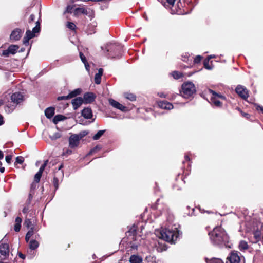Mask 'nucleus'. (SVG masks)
<instances>
[{
    "instance_id": "f257e3e1",
    "label": "nucleus",
    "mask_w": 263,
    "mask_h": 263,
    "mask_svg": "<svg viewBox=\"0 0 263 263\" xmlns=\"http://www.w3.org/2000/svg\"><path fill=\"white\" fill-rule=\"evenodd\" d=\"M210 238L212 243L219 247H230L229 237L226 231L221 227H216L209 233Z\"/></svg>"
},
{
    "instance_id": "f03ea898",
    "label": "nucleus",
    "mask_w": 263,
    "mask_h": 263,
    "mask_svg": "<svg viewBox=\"0 0 263 263\" xmlns=\"http://www.w3.org/2000/svg\"><path fill=\"white\" fill-rule=\"evenodd\" d=\"M179 235V231L176 228L175 230L165 228L160 232L159 237L166 242L173 243L177 240Z\"/></svg>"
},
{
    "instance_id": "7ed1b4c3",
    "label": "nucleus",
    "mask_w": 263,
    "mask_h": 263,
    "mask_svg": "<svg viewBox=\"0 0 263 263\" xmlns=\"http://www.w3.org/2000/svg\"><path fill=\"white\" fill-rule=\"evenodd\" d=\"M196 92L195 85L191 82H184L181 86V90H180V95L185 99L193 98L194 95Z\"/></svg>"
},
{
    "instance_id": "20e7f679",
    "label": "nucleus",
    "mask_w": 263,
    "mask_h": 263,
    "mask_svg": "<svg viewBox=\"0 0 263 263\" xmlns=\"http://www.w3.org/2000/svg\"><path fill=\"white\" fill-rule=\"evenodd\" d=\"M122 47L117 44H111L108 46L107 51L109 52L108 57L119 59L122 55Z\"/></svg>"
},
{
    "instance_id": "39448f33",
    "label": "nucleus",
    "mask_w": 263,
    "mask_h": 263,
    "mask_svg": "<svg viewBox=\"0 0 263 263\" xmlns=\"http://www.w3.org/2000/svg\"><path fill=\"white\" fill-rule=\"evenodd\" d=\"M93 11L87 7H79L74 9L73 11V16L77 18L79 17L81 15H88L91 17Z\"/></svg>"
},
{
    "instance_id": "423d86ee",
    "label": "nucleus",
    "mask_w": 263,
    "mask_h": 263,
    "mask_svg": "<svg viewBox=\"0 0 263 263\" xmlns=\"http://www.w3.org/2000/svg\"><path fill=\"white\" fill-rule=\"evenodd\" d=\"M210 93L212 95L211 98V103L214 105L215 106L220 107L222 106V103L220 101L219 99L221 100H226V97L220 93L216 92L215 91L209 89Z\"/></svg>"
},
{
    "instance_id": "0eeeda50",
    "label": "nucleus",
    "mask_w": 263,
    "mask_h": 263,
    "mask_svg": "<svg viewBox=\"0 0 263 263\" xmlns=\"http://www.w3.org/2000/svg\"><path fill=\"white\" fill-rule=\"evenodd\" d=\"M240 253L237 251H232L227 258L226 263H240Z\"/></svg>"
},
{
    "instance_id": "6e6552de",
    "label": "nucleus",
    "mask_w": 263,
    "mask_h": 263,
    "mask_svg": "<svg viewBox=\"0 0 263 263\" xmlns=\"http://www.w3.org/2000/svg\"><path fill=\"white\" fill-rule=\"evenodd\" d=\"M9 245L7 243L0 242V257L1 260H5L9 255Z\"/></svg>"
},
{
    "instance_id": "1a4fd4ad",
    "label": "nucleus",
    "mask_w": 263,
    "mask_h": 263,
    "mask_svg": "<svg viewBox=\"0 0 263 263\" xmlns=\"http://www.w3.org/2000/svg\"><path fill=\"white\" fill-rule=\"evenodd\" d=\"M235 91L243 100H246L249 97L248 90L246 87L241 85H238L236 87Z\"/></svg>"
},
{
    "instance_id": "9d476101",
    "label": "nucleus",
    "mask_w": 263,
    "mask_h": 263,
    "mask_svg": "<svg viewBox=\"0 0 263 263\" xmlns=\"http://www.w3.org/2000/svg\"><path fill=\"white\" fill-rule=\"evenodd\" d=\"M108 101L109 104L115 108L119 109L120 110L123 112H127V111H128V108L127 107L123 105L122 104H120L119 102H117V101L113 99H109L108 100Z\"/></svg>"
},
{
    "instance_id": "9b49d317",
    "label": "nucleus",
    "mask_w": 263,
    "mask_h": 263,
    "mask_svg": "<svg viewBox=\"0 0 263 263\" xmlns=\"http://www.w3.org/2000/svg\"><path fill=\"white\" fill-rule=\"evenodd\" d=\"M19 49V46L17 45H11L9 46L7 50H3L2 55L8 57L10 54H14L17 52Z\"/></svg>"
},
{
    "instance_id": "f8f14e48",
    "label": "nucleus",
    "mask_w": 263,
    "mask_h": 263,
    "mask_svg": "<svg viewBox=\"0 0 263 263\" xmlns=\"http://www.w3.org/2000/svg\"><path fill=\"white\" fill-rule=\"evenodd\" d=\"M82 98L84 100V104H90L95 101L96 95L93 92H87L84 94Z\"/></svg>"
},
{
    "instance_id": "ddd939ff",
    "label": "nucleus",
    "mask_w": 263,
    "mask_h": 263,
    "mask_svg": "<svg viewBox=\"0 0 263 263\" xmlns=\"http://www.w3.org/2000/svg\"><path fill=\"white\" fill-rule=\"evenodd\" d=\"M24 32V30H21L20 28H15L14 29L10 35V39L11 41H18L22 37V33Z\"/></svg>"
},
{
    "instance_id": "4468645a",
    "label": "nucleus",
    "mask_w": 263,
    "mask_h": 263,
    "mask_svg": "<svg viewBox=\"0 0 263 263\" xmlns=\"http://www.w3.org/2000/svg\"><path fill=\"white\" fill-rule=\"evenodd\" d=\"M79 141L80 139L78 135L73 134L71 135L69 139V147L71 148H74L78 146Z\"/></svg>"
},
{
    "instance_id": "2eb2a0df",
    "label": "nucleus",
    "mask_w": 263,
    "mask_h": 263,
    "mask_svg": "<svg viewBox=\"0 0 263 263\" xmlns=\"http://www.w3.org/2000/svg\"><path fill=\"white\" fill-rule=\"evenodd\" d=\"M11 100L13 103L17 105L23 101L24 96L20 92H15L11 96Z\"/></svg>"
},
{
    "instance_id": "dca6fc26",
    "label": "nucleus",
    "mask_w": 263,
    "mask_h": 263,
    "mask_svg": "<svg viewBox=\"0 0 263 263\" xmlns=\"http://www.w3.org/2000/svg\"><path fill=\"white\" fill-rule=\"evenodd\" d=\"M82 116L86 119H90L92 118V111L90 107H85L81 111Z\"/></svg>"
},
{
    "instance_id": "f3484780",
    "label": "nucleus",
    "mask_w": 263,
    "mask_h": 263,
    "mask_svg": "<svg viewBox=\"0 0 263 263\" xmlns=\"http://www.w3.org/2000/svg\"><path fill=\"white\" fill-rule=\"evenodd\" d=\"M83 103L84 100L82 97H77L71 101V104L74 110H77Z\"/></svg>"
},
{
    "instance_id": "a211bd4d",
    "label": "nucleus",
    "mask_w": 263,
    "mask_h": 263,
    "mask_svg": "<svg viewBox=\"0 0 263 263\" xmlns=\"http://www.w3.org/2000/svg\"><path fill=\"white\" fill-rule=\"evenodd\" d=\"M158 105L160 108L164 109L171 110L173 108V104L167 101H158Z\"/></svg>"
},
{
    "instance_id": "6ab92c4d",
    "label": "nucleus",
    "mask_w": 263,
    "mask_h": 263,
    "mask_svg": "<svg viewBox=\"0 0 263 263\" xmlns=\"http://www.w3.org/2000/svg\"><path fill=\"white\" fill-rule=\"evenodd\" d=\"M30 204H27L25 203L24 208L22 210V212L24 214L28 215L29 217H34L35 212L33 210H29Z\"/></svg>"
},
{
    "instance_id": "aec40b11",
    "label": "nucleus",
    "mask_w": 263,
    "mask_h": 263,
    "mask_svg": "<svg viewBox=\"0 0 263 263\" xmlns=\"http://www.w3.org/2000/svg\"><path fill=\"white\" fill-rule=\"evenodd\" d=\"M33 221V220L32 218H31V217H29L28 216V215H26L25 216V219L24 221L25 226L28 229L34 228Z\"/></svg>"
},
{
    "instance_id": "412c9836",
    "label": "nucleus",
    "mask_w": 263,
    "mask_h": 263,
    "mask_svg": "<svg viewBox=\"0 0 263 263\" xmlns=\"http://www.w3.org/2000/svg\"><path fill=\"white\" fill-rule=\"evenodd\" d=\"M142 258L138 255H132L129 258L130 263H142Z\"/></svg>"
},
{
    "instance_id": "4be33fe9",
    "label": "nucleus",
    "mask_w": 263,
    "mask_h": 263,
    "mask_svg": "<svg viewBox=\"0 0 263 263\" xmlns=\"http://www.w3.org/2000/svg\"><path fill=\"white\" fill-rule=\"evenodd\" d=\"M103 69L101 68L98 70V72L95 76V83L96 84H100L101 82V77L103 74Z\"/></svg>"
},
{
    "instance_id": "5701e85b",
    "label": "nucleus",
    "mask_w": 263,
    "mask_h": 263,
    "mask_svg": "<svg viewBox=\"0 0 263 263\" xmlns=\"http://www.w3.org/2000/svg\"><path fill=\"white\" fill-rule=\"evenodd\" d=\"M55 109L53 107H49L45 110V115L48 119L52 118L54 114Z\"/></svg>"
},
{
    "instance_id": "b1692460",
    "label": "nucleus",
    "mask_w": 263,
    "mask_h": 263,
    "mask_svg": "<svg viewBox=\"0 0 263 263\" xmlns=\"http://www.w3.org/2000/svg\"><path fill=\"white\" fill-rule=\"evenodd\" d=\"M137 227L133 225L126 232L127 236H135L137 234Z\"/></svg>"
},
{
    "instance_id": "393cba45",
    "label": "nucleus",
    "mask_w": 263,
    "mask_h": 263,
    "mask_svg": "<svg viewBox=\"0 0 263 263\" xmlns=\"http://www.w3.org/2000/svg\"><path fill=\"white\" fill-rule=\"evenodd\" d=\"M82 91L81 88H77L73 91H71L68 95L70 99L76 97L79 95H80Z\"/></svg>"
},
{
    "instance_id": "a878e982",
    "label": "nucleus",
    "mask_w": 263,
    "mask_h": 263,
    "mask_svg": "<svg viewBox=\"0 0 263 263\" xmlns=\"http://www.w3.org/2000/svg\"><path fill=\"white\" fill-rule=\"evenodd\" d=\"M239 249L241 251H245L249 248V245L245 240H241L239 244Z\"/></svg>"
},
{
    "instance_id": "bb28decb",
    "label": "nucleus",
    "mask_w": 263,
    "mask_h": 263,
    "mask_svg": "<svg viewBox=\"0 0 263 263\" xmlns=\"http://www.w3.org/2000/svg\"><path fill=\"white\" fill-rule=\"evenodd\" d=\"M66 26L69 29L71 30L74 33H76L77 31V26L74 23L71 22H67L66 24Z\"/></svg>"
},
{
    "instance_id": "cd10ccee",
    "label": "nucleus",
    "mask_w": 263,
    "mask_h": 263,
    "mask_svg": "<svg viewBox=\"0 0 263 263\" xmlns=\"http://www.w3.org/2000/svg\"><path fill=\"white\" fill-rule=\"evenodd\" d=\"M66 119V117L62 115H57L55 116L53 119V122L54 124H57L59 122L63 121Z\"/></svg>"
},
{
    "instance_id": "c85d7f7f",
    "label": "nucleus",
    "mask_w": 263,
    "mask_h": 263,
    "mask_svg": "<svg viewBox=\"0 0 263 263\" xmlns=\"http://www.w3.org/2000/svg\"><path fill=\"white\" fill-rule=\"evenodd\" d=\"M171 75L176 80H178L183 77V74L178 71H173L171 73Z\"/></svg>"
},
{
    "instance_id": "c756f323",
    "label": "nucleus",
    "mask_w": 263,
    "mask_h": 263,
    "mask_svg": "<svg viewBox=\"0 0 263 263\" xmlns=\"http://www.w3.org/2000/svg\"><path fill=\"white\" fill-rule=\"evenodd\" d=\"M39 243L35 240H31L29 242V248L31 250H35L38 248Z\"/></svg>"
},
{
    "instance_id": "7c9ffc66",
    "label": "nucleus",
    "mask_w": 263,
    "mask_h": 263,
    "mask_svg": "<svg viewBox=\"0 0 263 263\" xmlns=\"http://www.w3.org/2000/svg\"><path fill=\"white\" fill-rule=\"evenodd\" d=\"M206 263H224L220 258H212L211 259L205 258Z\"/></svg>"
},
{
    "instance_id": "2f4dec72",
    "label": "nucleus",
    "mask_w": 263,
    "mask_h": 263,
    "mask_svg": "<svg viewBox=\"0 0 263 263\" xmlns=\"http://www.w3.org/2000/svg\"><path fill=\"white\" fill-rule=\"evenodd\" d=\"M211 59V55H209L204 61L203 65L205 69L208 70L212 69V67L209 65V61Z\"/></svg>"
},
{
    "instance_id": "473e14b6",
    "label": "nucleus",
    "mask_w": 263,
    "mask_h": 263,
    "mask_svg": "<svg viewBox=\"0 0 263 263\" xmlns=\"http://www.w3.org/2000/svg\"><path fill=\"white\" fill-rule=\"evenodd\" d=\"M105 132V130H99L93 137L92 139L94 140H97L100 138V137L104 134Z\"/></svg>"
},
{
    "instance_id": "72a5a7b5",
    "label": "nucleus",
    "mask_w": 263,
    "mask_h": 263,
    "mask_svg": "<svg viewBox=\"0 0 263 263\" xmlns=\"http://www.w3.org/2000/svg\"><path fill=\"white\" fill-rule=\"evenodd\" d=\"M236 109L240 112V113L241 114V116L247 119H249L250 118V115L248 113L243 112L239 107H237L236 108Z\"/></svg>"
},
{
    "instance_id": "f704fd0d",
    "label": "nucleus",
    "mask_w": 263,
    "mask_h": 263,
    "mask_svg": "<svg viewBox=\"0 0 263 263\" xmlns=\"http://www.w3.org/2000/svg\"><path fill=\"white\" fill-rule=\"evenodd\" d=\"M37 32H34L33 29L31 31L30 30H27L26 32L25 35H27L29 39H31L35 36V34Z\"/></svg>"
},
{
    "instance_id": "c9c22d12",
    "label": "nucleus",
    "mask_w": 263,
    "mask_h": 263,
    "mask_svg": "<svg viewBox=\"0 0 263 263\" xmlns=\"http://www.w3.org/2000/svg\"><path fill=\"white\" fill-rule=\"evenodd\" d=\"M125 97L131 101H134L136 100V96L133 93H127L125 95Z\"/></svg>"
},
{
    "instance_id": "e433bc0d",
    "label": "nucleus",
    "mask_w": 263,
    "mask_h": 263,
    "mask_svg": "<svg viewBox=\"0 0 263 263\" xmlns=\"http://www.w3.org/2000/svg\"><path fill=\"white\" fill-rule=\"evenodd\" d=\"M52 183L53 184V186L55 188V190H57L59 187V179L58 178L54 175L53 180H52Z\"/></svg>"
},
{
    "instance_id": "4c0bfd02",
    "label": "nucleus",
    "mask_w": 263,
    "mask_h": 263,
    "mask_svg": "<svg viewBox=\"0 0 263 263\" xmlns=\"http://www.w3.org/2000/svg\"><path fill=\"white\" fill-rule=\"evenodd\" d=\"M24 161V158L22 156H17L15 159L14 165L16 166L17 164H22Z\"/></svg>"
},
{
    "instance_id": "58836bf2",
    "label": "nucleus",
    "mask_w": 263,
    "mask_h": 263,
    "mask_svg": "<svg viewBox=\"0 0 263 263\" xmlns=\"http://www.w3.org/2000/svg\"><path fill=\"white\" fill-rule=\"evenodd\" d=\"M74 7H75V5H68L67 7H66V10L65 11H64V14H66V13H72V12H73L72 11V9H73Z\"/></svg>"
},
{
    "instance_id": "ea45409f",
    "label": "nucleus",
    "mask_w": 263,
    "mask_h": 263,
    "mask_svg": "<svg viewBox=\"0 0 263 263\" xmlns=\"http://www.w3.org/2000/svg\"><path fill=\"white\" fill-rule=\"evenodd\" d=\"M180 5H181V3L180 2H178L177 3V9H176V13H177L178 14H184V13H185L186 12L184 11V10H182L181 9V8H180Z\"/></svg>"
},
{
    "instance_id": "a19ab883",
    "label": "nucleus",
    "mask_w": 263,
    "mask_h": 263,
    "mask_svg": "<svg viewBox=\"0 0 263 263\" xmlns=\"http://www.w3.org/2000/svg\"><path fill=\"white\" fill-rule=\"evenodd\" d=\"M158 96L161 98H167L170 100H173L176 97V96L175 95H173L171 97H167V95L164 94L163 92H158Z\"/></svg>"
},
{
    "instance_id": "79ce46f5",
    "label": "nucleus",
    "mask_w": 263,
    "mask_h": 263,
    "mask_svg": "<svg viewBox=\"0 0 263 263\" xmlns=\"http://www.w3.org/2000/svg\"><path fill=\"white\" fill-rule=\"evenodd\" d=\"M33 31H34V32H39V33L40 32L41 24H40L39 20H38L36 22V26L33 28Z\"/></svg>"
},
{
    "instance_id": "37998d69",
    "label": "nucleus",
    "mask_w": 263,
    "mask_h": 263,
    "mask_svg": "<svg viewBox=\"0 0 263 263\" xmlns=\"http://www.w3.org/2000/svg\"><path fill=\"white\" fill-rule=\"evenodd\" d=\"M39 182H36L35 181H33V182H32L30 185V192L34 193V191L37 186V184Z\"/></svg>"
},
{
    "instance_id": "c03bdc74",
    "label": "nucleus",
    "mask_w": 263,
    "mask_h": 263,
    "mask_svg": "<svg viewBox=\"0 0 263 263\" xmlns=\"http://www.w3.org/2000/svg\"><path fill=\"white\" fill-rule=\"evenodd\" d=\"M34 194V193H33L29 192L28 199H27V200L25 202L26 204H31Z\"/></svg>"
},
{
    "instance_id": "a18cd8bd",
    "label": "nucleus",
    "mask_w": 263,
    "mask_h": 263,
    "mask_svg": "<svg viewBox=\"0 0 263 263\" xmlns=\"http://www.w3.org/2000/svg\"><path fill=\"white\" fill-rule=\"evenodd\" d=\"M42 174L40 172H37L34 175V181L36 182H39L42 177Z\"/></svg>"
},
{
    "instance_id": "49530a36",
    "label": "nucleus",
    "mask_w": 263,
    "mask_h": 263,
    "mask_svg": "<svg viewBox=\"0 0 263 263\" xmlns=\"http://www.w3.org/2000/svg\"><path fill=\"white\" fill-rule=\"evenodd\" d=\"M48 162V160L44 161V163L41 166L38 172H40L41 173L43 174V172L44 171L46 166H47Z\"/></svg>"
},
{
    "instance_id": "de8ad7c7",
    "label": "nucleus",
    "mask_w": 263,
    "mask_h": 263,
    "mask_svg": "<svg viewBox=\"0 0 263 263\" xmlns=\"http://www.w3.org/2000/svg\"><path fill=\"white\" fill-rule=\"evenodd\" d=\"M203 57L201 55H198L196 56L194 59V64L200 63Z\"/></svg>"
},
{
    "instance_id": "09e8293b",
    "label": "nucleus",
    "mask_w": 263,
    "mask_h": 263,
    "mask_svg": "<svg viewBox=\"0 0 263 263\" xmlns=\"http://www.w3.org/2000/svg\"><path fill=\"white\" fill-rule=\"evenodd\" d=\"M100 149L101 147L99 145H97L90 151L88 155H92L93 153H96L98 150H100Z\"/></svg>"
},
{
    "instance_id": "8fccbe9b",
    "label": "nucleus",
    "mask_w": 263,
    "mask_h": 263,
    "mask_svg": "<svg viewBox=\"0 0 263 263\" xmlns=\"http://www.w3.org/2000/svg\"><path fill=\"white\" fill-rule=\"evenodd\" d=\"M61 136V134L60 133L57 132L54 133L52 136H50V138L52 140H55L60 138Z\"/></svg>"
},
{
    "instance_id": "3c124183",
    "label": "nucleus",
    "mask_w": 263,
    "mask_h": 263,
    "mask_svg": "<svg viewBox=\"0 0 263 263\" xmlns=\"http://www.w3.org/2000/svg\"><path fill=\"white\" fill-rule=\"evenodd\" d=\"M30 40V39H29V37L27 35H25L23 40V44L26 46L28 45L29 44V41Z\"/></svg>"
},
{
    "instance_id": "603ef678",
    "label": "nucleus",
    "mask_w": 263,
    "mask_h": 263,
    "mask_svg": "<svg viewBox=\"0 0 263 263\" xmlns=\"http://www.w3.org/2000/svg\"><path fill=\"white\" fill-rule=\"evenodd\" d=\"M87 134H88V132L87 131H82V132H81L79 133V134L78 135L79 136V139L80 140L81 139H82L83 137H84V136L87 135Z\"/></svg>"
},
{
    "instance_id": "864d4df0",
    "label": "nucleus",
    "mask_w": 263,
    "mask_h": 263,
    "mask_svg": "<svg viewBox=\"0 0 263 263\" xmlns=\"http://www.w3.org/2000/svg\"><path fill=\"white\" fill-rule=\"evenodd\" d=\"M79 54H80V59L83 63H85V62H86L87 61L86 57H85V55L83 54V53L82 52H80Z\"/></svg>"
},
{
    "instance_id": "5fc2aeb1",
    "label": "nucleus",
    "mask_w": 263,
    "mask_h": 263,
    "mask_svg": "<svg viewBox=\"0 0 263 263\" xmlns=\"http://www.w3.org/2000/svg\"><path fill=\"white\" fill-rule=\"evenodd\" d=\"M21 228V224L15 223L14 227V230L18 232L20 231Z\"/></svg>"
},
{
    "instance_id": "6e6d98bb",
    "label": "nucleus",
    "mask_w": 263,
    "mask_h": 263,
    "mask_svg": "<svg viewBox=\"0 0 263 263\" xmlns=\"http://www.w3.org/2000/svg\"><path fill=\"white\" fill-rule=\"evenodd\" d=\"M69 99H70V98L69 97V95H68L67 96H65L58 97L57 100L61 101V100H68Z\"/></svg>"
},
{
    "instance_id": "4d7b16f0",
    "label": "nucleus",
    "mask_w": 263,
    "mask_h": 263,
    "mask_svg": "<svg viewBox=\"0 0 263 263\" xmlns=\"http://www.w3.org/2000/svg\"><path fill=\"white\" fill-rule=\"evenodd\" d=\"M12 157V156L11 155H7L5 157V160H6V161L7 162V163H8V164L11 163Z\"/></svg>"
},
{
    "instance_id": "13d9d810",
    "label": "nucleus",
    "mask_w": 263,
    "mask_h": 263,
    "mask_svg": "<svg viewBox=\"0 0 263 263\" xmlns=\"http://www.w3.org/2000/svg\"><path fill=\"white\" fill-rule=\"evenodd\" d=\"M34 20H35V15L34 14H32L30 15V16L29 18L28 23L30 24V23H32L33 22H34Z\"/></svg>"
},
{
    "instance_id": "bf43d9fd",
    "label": "nucleus",
    "mask_w": 263,
    "mask_h": 263,
    "mask_svg": "<svg viewBox=\"0 0 263 263\" xmlns=\"http://www.w3.org/2000/svg\"><path fill=\"white\" fill-rule=\"evenodd\" d=\"M29 230L28 231L27 234L31 237L34 234V228H29Z\"/></svg>"
},
{
    "instance_id": "052dcab7",
    "label": "nucleus",
    "mask_w": 263,
    "mask_h": 263,
    "mask_svg": "<svg viewBox=\"0 0 263 263\" xmlns=\"http://www.w3.org/2000/svg\"><path fill=\"white\" fill-rule=\"evenodd\" d=\"M22 221V219L20 217L17 216L15 218V223L21 224Z\"/></svg>"
},
{
    "instance_id": "680f3d73",
    "label": "nucleus",
    "mask_w": 263,
    "mask_h": 263,
    "mask_svg": "<svg viewBox=\"0 0 263 263\" xmlns=\"http://www.w3.org/2000/svg\"><path fill=\"white\" fill-rule=\"evenodd\" d=\"M170 6H174V3L176 0H166Z\"/></svg>"
},
{
    "instance_id": "e2e57ef3",
    "label": "nucleus",
    "mask_w": 263,
    "mask_h": 263,
    "mask_svg": "<svg viewBox=\"0 0 263 263\" xmlns=\"http://www.w3.org/2000/svg\"><path fill=\"white\" fill-rule=\"evenodd\" d=\"M159 201V199H157V202L156 204H153L151 206V208H152L153 210H156L157 209V204L158 202Z\"/></svg>"
},
{
    "instance_id": "0e129e2a",
    "label": "nucleus",
    "mask_w": 263,
    "mask_h": 263,
    "mask_svg": "<svg viewBox=\"0 0 263 263\" xmlns=\"http://www.w3.org/2000/svg\"><path fill=\"white\" fill-rule=\"evenodd\" d=\"M18 255L19 257L23 259H24L26 257L25 255L23 254L21 252H18Z\"/></svg>"
},
{
    "instance_id": "69168bd1",
    "label": "nucleus",
    "mask_w": 263,
    "mask_h": 263,
    "mask_svg": "<svg viewBox=\"0 0 263 263\" xmlns=\"http://www.w3.org/2000/svg\"><path fill=\"white\" fill-rule=\"evenodd\" d=\"M256 109L257 110L261 111L262 112V113L263 114V107L262 106H259V105H257L256 106Z\"/></svg>"
},
{
    "instance_id": "338daca9",
    "label": "nucleus",
    "mask_w": 263,
    "mask_h": 263,
    "mask_svg": "<svg viewBox=\"0 0 263 263\" xmlns=\"http://www.w3.org/2000/svg\"><path fill=\"white\" fill-rule=\"evenodd\" d=\"M4 123V118L2 116V115H1L0 114V126L3 125Z\"/></svg>"
},
{
    "instance_id": "774afa93",
    "label": "nucleus",
    "mask_w": 263,
    "mask_h": 263,
    "mask_svg": "<svg viewBox=\"0 0 263 263\" xmlns=\"http://www.w3.org/2000/svg\"><path fill=\"white\" fill-rule=\"evenodd\" d=\"M84 65H85V68L86 69V70H87L88 71L89 70V68H90V66H89V65L88 63V62L87 61L86 62H85V63H84Z\"/></svg>"
}]
</instances>
